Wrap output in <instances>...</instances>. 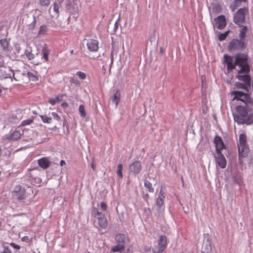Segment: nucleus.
Segmentation results:
<instances>
[{"label":"nucleus","instance_id":"1","mask_svg":"<svg viewBox=\"0 0 253 253\" xmlns=\"http://www.w3.org/2000/svg\"><path fill=\"white\" fill-rule=\"evenodd\" d=\"M224 64L227 65V69L228 71L236 69L238 74L247 73L250 71V67L248 63V56L247 55L239 54L235 57L225 54L223 56Z\"/></svg>","mask_w":253,"mask_h":253},{"label":"nucleus","instance_id":"2","mask_svg":"<svg viewBox=\"0 0 253 253\" xmlns=\"http://www.w3.org/2000/svg\"><path fill=\"white\" fill-rule=\"evenodd\" d=\"M12 198L19 202L29 205L31 202L32 194L20 185H16L11 192Z\"/></svg>","mask_w":253,"mask_h":253},{"label":"nucleus","instance_id":"3","mask_svg":"<svg viewBox=\"0 0 253 253\" xmlns=\"http://www.w3.org/2000/svg\"><path fill=\"white\" fill-rule=\"evenodd\" d=\"M115 240L118 244L111 248V251L112 252L122 253L124 250L125 246L129 242V239L127 236L124 234L116 235L115 237Z\"/></svg>","mask_w":253,"mask_h":253},{"label":"nucleus","instance_id":"4","mask_svg":"<svg viewBox=\"0 0 253 253\" xmlns=\"http://www.w3.org/2000/svg\"><path fill=\"white\" fill-rule=\"evenodd\" d=\"M231 94L234 96L232 100L240 101L242 103L241 105L253 104V99L247 93L240 91H232Z\"/></svg>","mask_w":253,"mask_h":253},{"label":"nucleus","instance_id":"5","mask_svg":"<svg viewBox=\"0 0 253 253\" xmlns=\"http://www.w3.org/2000/svg\"><path fill=\"white\" fill-rule=\"evenodd\" d=\"M91 215L94 217H97L98 219V223L99 227L102 229H106L108 226V222L105 215L98 211L96 207H93Z\"/></svg>","mask_w":253,"mask_h":253},{"label":"nucleus","instance_id":"6","mask_svg":"<svg viewBox=\"0 0 253 253\" xmlns=\"http://www.w3.org/2000/svg\"><path fill=\"white\" fill-rule=\"evenodd\" d=\"M168 239L165 235H160L157 241V246L152 249V253H162L167 248Z\"/></svg>","mask_w":253,"mask_h":253},{"label":"nucleus","instance_id":"7","mask_svg":"<svg viewBox=\"0 0 253 253\" xmlns=\"http://www.w3.org/2000/svg\"><path fill=\"white\" fill-rule=\"evenodd\" d=\"M249 13V9L247 7L239 9L234 14V22L238 25H240L245 21V15Z\"/></svg>","mask_w":253,"mask_h":253},{"label":"nucleus","instance_id":"8","mask_svg":"<svg viewBox=\"0 0 253 253\" xmlns=\"http://www.w3.org/2000/svg\"><path fill=\"white\" fill-rule=\"evenodd\" d=\"M165 196L164 193L161 190L158 198L156 199V204L157 207V211L159 212H163L165 211L164 200Z\"/></svg>","mask_w":253,"mask_h":253},{"label":"nucleus","instance_id":"9","mask_svg":"<svg viewBox=\"0 0 253 253\" xmlns=\"http://www.w3.org/2000/svg\"><path fill=\"white\" fill-rule=\"evenodd\" d=\"M216 166L219 167L221 169H225L226 167V160L221 152L216 153L214 156Z\"/></svg>","mask_w":253,"mask_h":253},{"label":"nucleus","instance_id":"10","mask_svg":"<svg viewBox=\"0 0 253 253\" xmlns=\"http://www.w3.org/2000/svg\"><path fill=\"white\" fill-rule=\"evenodd\" d=\"M214 26L217 29L221 30L224 29L226 26V21L224 15H221L214 19Z\"/></svg>","mask_w":253,"mask_h":253},{"label":"nucleus","instance_id":"11","mask_svg":"<svg viewBox=\"0 0 253 253\" xmlns=\"http://www.w3.org/2000/svg\"><path fill=\"white\" fill-rule=\"evenodd\" d=\"M245 44L244 41H240L236 39L233 40L229 45V49L230 50H239L244 48Z\"/></svg>","mask_w":253,"mask_h":253},{"label":"nucleus","instance_id":"12","mask_svg":"<svg viewBox=\"0 0 253 253\" xmlns=\"http://www.w3.org/2000/svg\"><path fill=\"white\" fill-rule=\"evenodd\" d=\"M238 146L239 161L240 163H242L241 159L246 158L248 156L250 149L249 145H239Z\"/></svg>","mask_w":253,"mask_h":253},{"label":"nucleus","instance_id":"13","mask_svg":"<svg viewBox=\"0 0 253 253\" xmlns=\"http://www.w3.org/2000/svg\"><path fill=\"white\" fill-rule=\"evenodd\" d=\"M214 143L215 146L216 153L221 152L222 150L225 149V146L220 136H215L214 138Z\"/></svg>","mask_w":253,"mask_h":253},{"label":"nucleus","instance_id":"14","mask_svg":"<svg viewBox=\"0 0 253 253\" xmlns=\"http://www.w3.org/2000/svg\"><path fill=\"white\" fill-rule=\"evenodd\" d=\"M141 164L139 161H134L129 166V172L135 174L139 173L141 171Z\"/></svg>","mask_w":253,"mask_h":253},{"label":"nucleus","instance_id":"15","mask_svg":"<svg viewBox=\"0 0 253 253\" xmlns=\"http://www.w3.org/2000/svg\"><path fill=\"white\" fill-rule=\"evenodd\" d=\"M249 72L247 73H241L238 74V75L236 76V78L241 81L244 82L245 85L250 87L251 86V79L250 75H247Z\"/></svg>","mask_w":253,"mask_h":253},{"label":"nucleus","instance_id":"16","mask_svg":"<svg viewBox=\"0 0 253 253\" xmlns=\"http://www.w3.org/2000/svg\"><path fill=\"white\" fill-rule=\"evenodd\" d=\"M86 46L90 51L95 52L98 49V42L93 39H89L87 41Z\"/></svg>","mask_w":253,"mask_h":253},{"label":"nucleus","instance_id":"17","mask_svg":"<svg viewBox=\"0 0 253 253\" xmlns=\"http://www.w3.org/2000/svg\"><path fill=\"white\" fill-rule=\"evenodd\" d=\"M38 162L39 166L43 169H46L50 164V161L47 157H43L39 159Z\"/></svg>","mask_w":253,"mask_h":253},{"label":"nucleus","instance_id":"18","mask_svg":"<svg viewBox=\"0 0 253 253\" xmlns=\"http://www.w3.org/2000/svg\"><path fill=\"white\" fill-rule=\"evenodd\" d=\"M240 27L239 37L241 41H245L246 36V33L248 31V28L245 26L242 25H238Z\"/></svg>","mask_w":253,"mask_h":253},{"label":"nucleus","instance_id":"19","mask_svg":"<svg viewBox=\"0 0 253 253\" xmlns=\"http://www.w3.org/2000/svg\"><path fill=\"white\" fill-rule=\"evenodd\" d=\"M239 145H248L247 143V137L244 132L241 133L239 135L238 146Z\"/></svg>","mask_w":253,"mask_h":253},{"label":"nucleus","instance_id":"20","mask_svg":"<svg viewBox=\"0 0 253 253\" xmlns=\"http://www.w3.org/2000/svg\"><path fill=\"white\" fill-rule=\"evenodd\" d=\"M121 98V93L120 92V90L118 89L116 93L113 95L112 98V101L113 103H115L116 104V107L118 106V105L120 102Z\"/></svg>","mask_w":253,"mask_h":253},{"label":"nucleus","instance_id":"21","mask_svg":"<svg viewBox=\"0 0 253 253\" xmlns=\"http://www.w3.org/2000/svg\"><path fill=\"white\" fill-rule=\"evenodd\" d=\"M233 180L234 183L238 184L241 187L243 185V180L240 175H236L233 177Z\"/></svg>","mask_w":253,"mask_h":253},{"label":"nucleus","instance_id":"22","mask_svg":"<svg viewBox=\"0 0 253 253\" xmlns=\"http://www.w3.org/2000/svg\"><path fill=\"white\" fill-rule=\"evenodd\" d=\"M43 58L45 61H48V55L49 54V50L47 47H44L42 50Z\"/></svg>","mask_w":253,"mask_h":253},{"label":"nucleus","instance_id":"23","mask_svg":"<svg viewBox=\"0 0 253 253\" xmlns=\"http://www.w3.org/2000/svg\"><path fill=\"white\" fill-rule=\"evenodd\" d=\"M21 137V133L19 131L14 130L11 134L10 139L11 140H17Z\"/></svg>","mask_w":253,"mask_h":253},{"label":"nucleus","instance_id":"24","mask_svg":"<svg viewBox=\"0 0 253 253\" xmlns=\"http://www.w3.org/2000/svg\"><path fill=\"white\" fill-rule=\"evenodd\" d=\"M48 31V28L47 26L45 25H42L40 28V30L38 32V35H44L46 34Z\"/></svg>","mask_w":253,"mask_h":253},{"label":"nucleus","instance_id":"25","mask_svg":"<svg viewBox=\"0 0 253 253\" xmlns=\"http://www.w3.org/2000/svg\"><path fill=\"white\" fill-rule=\"evenodd\" d=\"M144 186L148 189L149 192L153 193L154 192V189L152 187V183L148 180L144 181Z\"/></svg>","mask_w":253,"mask_h":253},{"label":"nucleus","instance_id":"26","mask_svg":"<svg viewBox=\"0 0 253 253\" xmlns=\"http://www.w3.org/2000/svg\"><path fill=\"white\" fill-rule=\"evenodd\" d=\"M27 76L28 78L33 81H37L39 80L38 77L35 73L32 72H28Z\"/></svg>","mask_w":253,"mask_h":253},{"label":"nucleus","instance_id":"27","mask_svg":"<svg viewBox=\"0 0 253 253\" xmlns=\"http://www.w3.org/2000/svg\"><path fill=\"white\" fill-rule=\"evenodd\" d=\"M230 33V31H227L224 33H220L218 36V39L220 41L224 40Z\"/></svg>","mask_w":253,"mask_h":253},{"label":"nucleus","instance_id":"28","mask_svg":"<svg viewBox=\"0 0 253 253\" xmlns=\"http://www.w3.org/2000/svg\"><path fill=\"white\" fill-rule=\"evenodd\" d=\"M0 44H1L3 50H5L8 47L9 43L6 39L0 40Z\"/></svg>","mask_w":253,"mask_h":253},{"label":"nucleus","instance_id":"29","mask_svg":"<svg viewBox=\"0 0 253 253\" xmlns=\"http://www.w3.org/2000/svg\"><path fill=\"white\" fill-rule=\"evenodd\" d=\"M41 118L42 122L44 123L50 124L51 122V118L48 117L47 115L41 116Z\"/></svg>","mask_w":253,"mask_h":253},{"label":"nucleus","instance_id":"30","mask_svg":"<svg viewBox=\"0 0 253 253\" xmlns=\"http://www.w3.org/2000/svg\"><path fill=\"white\" fill-rule=\"evenodd\" d=\"M123 167L122 164H120L118 165V170H117V174L119 176L120 178H123Z\"/></svg>","mask_w":253,"mask_h":253},{"label":"nucleus","instance_id":"31","mask_svg":"<svg viewBox=\"0 0 253 253\" xmlns=\"http://www.w3.org/2000/svg\"><path fill=\"white\" fill-rule=\"evenodd\" d=\"M79 111L80 113L81 116L83 117H85L86 113L84 109V107L83 105H80L79 108Z\"/></svg>","mask_w":253,"mask_h":253},{"label":"nucleus","instance_id":"32","mask_svg":"<svg viewBox=\"0 0 253 253\" xmlns=\"http://www.w3.org/2000/svg\"><path fill=\"white\" fill-rule=\"evenodd\" d=\"M25 54L29 60L34 59L35 57L34 54L28 50H25Z\"/></svg>","mask_w":253,"mask_h":253},{"label":"nucleus","instance_id":"33","mask_svg":"<svg viewBox=\"0 0 253 253\" xmlns=\"http://www.w3.org/2000/svg\"><path fill=\"white\" fill-rule=\"evenodd\" d=\"M76 75L79 77L80 79L82 80H84L86 79V74L82 71L77 72Z\"/></svg>","mask_w":253,"mask_h":253},{"label":"nucleus","instance_id":"34","mask_svg":"<svg viewBox=\"0 0 253 253\" xmlns=\"http://www.w3.org/2000/svg\"><path fill=\"white\" fill-rule=\"evenodd\" d=\"M59 3L56 0L55 2H54L53 4V10L54 11L57 13L59 14Z\"/></svg>","mask_w":253,"mask_h":253},{"label":"nucleus","instance_id":"35","mask_svg":"<svg viewBox=\"0 0 253 253\" xmlns=\"http://www.w3.org/2000/svg\"><path fill=\"white\" fill-rule=\"evenodd\" d=\"M33 122V120L32 119H27L26 120H24L22 122L21 126H25L27 125H29L31 124Z\"/></svg>","mask_w":253,"mask_h":253},{"label":"nucleus","instance_id":"36","mask_svg":"<svg viewBox=\"0 0 253 253\" xmlns=\"http://www.w3.org/2000/svg\"><path fill=\"white\" fill-rule=\"evenodd\" d=\"M70 83L72 84H74L75 85H79L80 84L79 81L73 77L70 78Z\"/></svg>","mask_w":253,"mask_h":253},{"label":"nucleus","instance_id":"37","mask_svg":"<svg viewBox=\"0 0 253 253\" xmlns=\"http://www.w3.org/2000/svg\"><path fill=\"white\" fill-rule=\"evenodd\" d=\"M50 2V0H40V4L42 6H48Z\"/></svg>","mask_w":253,"mask_h":253},{"label":"nucleus","instance_id":"38","mask_svg":"<svg viewBox=\"0 0 253 253\" xmlns=\"http://www.w3.org/2000/svg\"><path fill=\"white\" fill-rule=\"evenodd\" d=\"M100 209L103 211H107V205L106 204V203L105 202H101L100 203Z\"/></svg>","mask_w":253,"mask_h":253},{"label":"nucleus","instance_id":"39","mask_svg":"<svg viewBox=\"0 0 253 253\" xmlns=\"http://www.w3.org/2000/svg\"><path fill=\"white\" fill-rule=\"evenodd\" d=\"M32 239H30L29 237L28 236H24L21 239V241H22L24 242H26L27 243H29L31 242L32 241Z\"/></svg>","mask_w":253,"mask_h":253},{"label":"nucleus","instance_id":"40","mask_svg":"<svg viewBox=\"0 0 253 253\" xmlns=\"http://www.w3.org/2000/svg\"><path fill=\"white\" fill-rule=\"evenodd\" d=\"M65 94H59L55 98L57 102H61L63 100V98Z\"/></svg>","mask_w":253,"mask_h":253},{"label":"nucleus","instance_id":"41","mask_svg":"<svg viewBox=\"0 0 253 253\" xmlns=\"http://www.w3.org/2000/svg\"><path fill=\"white\" fill-rule=\"evenodd\" d=\"M133 253V247L132 245L128 247L127 249L123 253Z\"/></svg>","mask_w":253,"mask_h":253},{"label":"nucleus","instance_id":"42","mask_svg":"<svg viewBox=\"0 0 253 253\" xmlns=\"http://www.w3.org/2000/svg\"><path fill=\"white\" fill-rule=\"evenodd\" d=\"M52 116L53 117L54 119H55L56 120L58 121H60L61 120V118L60 117H59V116L55 112H52L51 113Z\"/></svg>","mask_w":253,"mask_h":253},{"label":"nucleus","instance_id":"43","mask_svg":"<svg viewBox=\"0 0 253 253\" xmlns=\"http://www.w3.org/2000/svg\"><path fill=\"white\" fill-rule=\"evenodd\" d=\"M1 253H11V252L8 247L4 246L3 251Z\"/></svg>","mask_w":253,"mask_h":253},{"label":"nucleus","instance_id":"44","mask_svg":"<svg viewBox=\"0 0 253 253\" xmlns=\"http://www.w3.org/2000/svg\"><path fill=\"white\" fill-rule=\"evenodd\" d=\"M236 86L238 87V88H246L247 86L245 85V84H242V83H237V84H236Z\"/></svg>","mask_w":253,"mask_h":253},{"label":"nucleus","instance_id":"45","mask_svg":"<svg viewBox=\"0 0 253 253\" xmlns=\"http://www.w3.org/2000/svg\"><path fill=\"white\" fill-rule=\"evenodd\" d=\"M243 1H246V0H235V4L236 6H239Z\"/></svg>","mask_w":253,"mask_h":253},{"label":"nucleus","instance_id":"46","mask_svg":"<svg viewBox=\"0 0 253 253\" xmlns=\"http://www.w3.org/2000/svg\"><path fill=\"white\" fill-rule=\"evenodd\" d=\"M10 245L11 247H12L14 249H16L17 250L20 249V248H21L20 246L18 245L15 244L14 243H10Z\"/></svg>","mask_w":253,"mask_h":253},{"label":"nucleus","instance_id":"47","mask_svg":"<svg viewBox=\"0 0 253 253\" xmlns=\"http://www.w3.org/2000/svg\"><path fill=\"white\" fill-rule=\"evenodd\" d=\"M48 102L49 103H50L51 105H54L57 103V101L55 98H50L48 100Z\"/></svg>","mask_w":253,"mask_h":253},{"label":"nucleus","instance_id":"48","mask_svg":"<svg viewBox=\"0 0 253 253\" xmlns=\"http://www.w3.org/2000/svg\"><path fill=\"white\" fill-rule=\"evenodd\" d=\"M2 71V70L0 69V77L4 78V77H5V76L6 74L3 73Z\"/></svg>","mask_w":253,"mask_h":253},{"label":"nucleus","instance_id":"49","mask_svg":"<svg viewBox=\"0 0 253 253\" xmlns=\"http://www.w3.org/2000/svg\"><path fill=\"white\" fill-rule=\"evenodd\" d=\"M60 166H63L64 165H66V163H65V161H64V160H61V161H60Z\"/></svg>","mask_w":253,"mask_h":253},{"label":"nucleus","instance_id":"50","mask_svg":"<svg viewBox=\"0 0 253 253\" xmlns=\"http://www.w3.org/2000/svg\"><path fill=\"white\" fill-rule=\"evenodd\" d=\"M216 9H217V10H218L219 11H221V8L220 5H217Z\"/></svg>","mask_w":253,"mask_h":253},{"label":"nucleus","instance_id":"51","mask_svg":"<svg viewBox=\"0 0 253 253\" xmlns=\"http://www.w3.org/2000/svg\"><path fill=\"white\" fill-rule=\"evenodd\" d=\"M91 168L93 170H95L96 167L93 163H92L91 165Z\"/></svg>","mask_w":253,"mask_h":253},{"label":"nucleus","instance_id":"52","mask_svg":"<svg viewBox=\"0 0 253 253\" xmlns=\"http://www.w3.org/2000/svg\"><path fill=\"white\" fill-rule=\"evenodd\" d=\"M58 3H59V5H61V3L63 2L64 0H56Z\"/></svg>","mask_w":253,"mask_h":253},{"label":"nucleus","instance_id":"53","mask_svg":"<svg viewBox=\"0 0 253 253\" xmlns=\"http://www.w3.org/2000/svg\"><path fill=\"white\" fill-rule=\"evenodd\" d=\"M1 85L0 84V97L1 96V94H2V89H1Z\"/></svg>","mask_w":253,"mask_h":253},{"label":"nucleus","instance_id":"54","mask_svg":"<svg viewBox=\"0 0 253 253\" xmlns=\"http://www.w3.org/2000/svg\"><path fill=\"white\" fill-rule=\"evenodd\" d=\"M62 106H67V103L66 102L65 103H62Z\"/></svg>","mask_w":253,"mask_h":253},{"label":"nucleus","instance_id":"55","mask_svg":"<svg viewBox=\"0 0 253 253\" xmlns=\"http://www.w3.org/2000/svg\"><path fill=\"white\" fill-rule=\"evenodd\" d=\"M70 53L71 54H73L74 53V50H72L71 51H70Z\"/></svg>","mask_w":253,"mask_h":253},{"label":"nucleus","instance_id":"56","mask_svg":"<svg viewBox=\"0 0 253 253\" xmlns=\"http://www.w3.org/2000/svg\"><path fill=\"white\" fill-rule=\"evenodd\" d=\"M146 197L147 198H148L149 197V195L147 194L145 195Z\"/></svg>","mask_w":253,"mask_h":253}]
</instances>
